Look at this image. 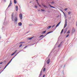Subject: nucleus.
<instances>
[{"instance_id": "obj_52", "label": "nucleus", "mask_w": 77, "mask_h": 77, "mask_svg": "<svg viewBox=\"0 0 77 77\" xmlns=\"http://www.w3.org/2000/svg\"><path fill=\"white\" fill-rule=\"evenodd\" d=\"M0 68H1V67H0Z\"/></svg>"}, {"instance_id": "obj_48", "label": "nucleus", "mask_w": 77, "mask_h": 77, "mask_svg": "<svg viewBox=\"0 0 77 77\" xmlns=\"http://www.w3.org/2000/svg\"><path fill=\"white\" fill-rule=\"evenodd\" d=\"M36 2H38V0H36Z\"/></svg>"}, {"instance_id": "obj_14", "label": "nucleus", "mask_w": 77, "mask_h": 77, "mask_svg": "<svg viewBox=\"0 0 77 77\" xmlns=\"http://www.w3.org/2000/svg\"><path fill=\"white\" fill-rule=\"evenodd\" d=\"M17 50H16L14 52V53H13L12 54H11V56H13V55H14V54L16 53V52H17Z\"/></svg>"}, {"instance_id": "obj_23", "label": "nucleus", "mask_w": 77, "mask_h": 77, "mask_svg": "<svg viewBox=\"0 0 77 77\" xmlns=\"http://www.w3.org/2000/svg\"><path fill=\"white\" fill-rule=\"evenodd\" d=\"M70 33V31H69H69H68V32H67V34H68V33L69 34V33Z\"/></svg>"}, {"instance_id": "obj_22", "label": "nucleus", "mask_w": 77, "mask_h": 77, "mask_svg": "<svg viewBox=\"0 0 77 77\" xmlns=\"http://www.w3.org/2000/svg\"><path fill=\"white\" fill-rule=\"evenodd\" d=\"M45 32H46V30L43 32H42V33H43V34L45 33Z\"/></svg>"}, {"instance_id": "obj_1", "label": "nucleus", "mask_w": 77, "mask_h": 77, "mask_svg": "<svg viewBox=\"0 0 77 77\" xmlns=\"http://www.w3.org/2000/svg\"><path fill=\"white\" fill-rule=\"evenodd\" d=\"M14 13H12V14H11V20H12V21H14V22H16L18 21V18H17V16H14Z\"/></svg>"}, {"instance_id": "obj_41", "label": "nucleus", "mask_w": 77, "mask_h": 77, "mask_svg": "<svg viewBox=\"0 0 77 77\" xmlns=\"http://www.w3.org/2000/svg\"><path fill=\"white\" fill-rule=\"evenodd\" d=\"M40 73L42 74V70L41 71Z\"/></svg>"}, {"instance_id": "obj_8", "label": "nucleus", "mask_w": 77, "mask_h": 77, "mask_svg": "<svg viewBox=\"0 0 77 77\" xmlns=\"http://www.w3.org/2000/svg\"><path fill=\"white\" fill-rule=\"evenodd\" d=\"M60 22L59 23H58L56 26V28L57 27H58V26H59V25H60Z\"/></svg>"}, {"instance_id": "obj_32", "label": "nucleus", "mask_w": 77, "mask_h": 77, "mask_svg": "<svg viewBox=\"0 0 77 77\" xmlns=\"http://www.w3.org/2000/svg\"><path fill=\"white\" fill-rule=\"evenodd\" d=\"M65 11H66V10H68V8H66L65 9H64Z\"/></svg>"}, {"instance_id": "obj_6", "label": "nucleus", "mask_w": 77, "mask_h": 77, "mask_svg": "<svg viewBox=\"0 0 77 77\" xmlns=\"http://www.w3.org/2000/svg\"><path fill=\"white\" fill-rule=\"evenodd\" d=\"M18 24L19 26H21L22 25V23H21V22H20L18 23Z\"/></svg>"}, {"instance_id": "obj_15", "label": "nucleus", "mask_w": 77, "mask_h": 77, "mask_svg": "<svg viewBox=\"0 0 77 77\" xmlns=\"http://www.w3.org/2000/svg\"><path fill=\"white\" fill-rule=\"evenodd\" d=\"M18 10V6H17L16 7V11H17Z\"/></svg>"}, {"instance_id": "obj_12", "label": "nucleus", "mask_w": 77, "mask_h": 77, "mask_svg": "<svg viewBox=\"0 0 77 77\" xmlns=\"http://www.w3.org/2000/svg\"><path fill=\"white\" fill-rule=\"evenodd\" d=\"M37 4L38 5V6H40V7H41V5H39V3H38V1H37Z\"/></svg>"}, {"instance_id": "obj_18", "label": "nucleus", "mask_w": 77, "mask_h": 77, "mask_svg": "<svg viewBox=\"0 0 77 77\" xmlns=\"http://www.w3.org/2000/svg\"><path fill=\"white\" fill-rule=\"evenodd\" d=\"M51 27V26H49L48 27V29H49Z\"/></svg>"}, {"instance_id": "obj_49", "label": "nucleus", "mask_w": 77, "mask_h": 77, "mask_svg": "<svg viewBox=\"0 0 77 77\" xmlns=\"http://www.w3.org/2000/svg\"><path fill=\"white\" fill-rule=\"evenodd\" d=\"M59 47H60V45H59Z\"/></svg>"}, {"instance_id": "obj_37", "label": "nucleus", "mask_w": 77, "mask_h": 77, "mask_svg": "<svg viewBox=\"0 0 77 77\" xmlns=\"http://www.w3.org/2000/svg\"><path fill=\"white\" fill-rule=\"evenodd\" d=\"M64 14V16H66V15H65V14L64 13V14Z\"/></svg>"}, {"instance_id": "obj_13", "label": "nucleus", "mask_w": 77, "mask_h": 77, "mask_svg": "<svg viewBox=\"0 0 77 77\" xmlns=\"http://www.w3.org/2000/svg\"><path fill=\"white\" fill-rule=\"evenodd\" d=\"M37 4L38 5V6H40V7H41V5H39V3H38V1H37Z\"/></svg>"}, {"instance_id": "obj_19", "label": "nucleus", "mask_w": 77, "mask_h": 77, "mask_svg": "<svg viewBox=\"0 0 77 77\" xmlns=\"http://www.w3.org/2000/svg\"><path fill=\"white\" fill-rule=\"evenodd\" d=\"M53 32V31H51L50 32H48L47 34L46 35H48V34H49V33H52Z\"/></svg>"}, {"instance_id": "obj_40", "label": "nucleus", "mask_w": 77, "mask_h": 77, "mask_svg": "<svg viewBox=\"0 0 77 77\" xmlns=\"http://www.w3.org/2000/svg\"><path fill=\"white\" fill-rule=\"evenodd\" d=\"M43 6H44V7H45V8L46 7V6H45V5H44Z\"/></svg>"}, {"instance_id": "obj_42", "label": "nucleus", "mask_w": 77, "mask_h": 77, "mask_svg": "<svg viewBox=\"0 0 77 77\" xmlns=\"http://www.w3.org/2000/svg\"><path fill=\"white\" fill-rule=\"evenodd\" d=\"M43 77H45V75H44Z\"/></svg>"}, {"instance_id": "obj_16", "label": "nucleus", "mask_w": 77, "mask_h": 77, "mask_svg": "<svg viewBox=\"0 0 77 77\" xmlns=\"http://www.w3.org/2000/svg\"><path fill=\"white\" fill-rule=\"evenodd\" d=\"M49 5L50 6V7H51V8H55V7H54L53 6H51V5H50V4H49Z\"/></svg>"}, {"instance_id": "obj_33", "label": "nucleus", "mask_w": 77, "mask_h": 77, "mask_svg": "<svg viewBox=\"0 0 77 77\" xmlns=\"http://www.w3.org/2000/svg\"><path fill=\"white\" fill-rule=\"evenodd\" d=\"M36 6V5H35V8H38V6Z\"/></svg>"}, {"instance_id": "obj_17", "label": "nucleus", "mask_w": 77, "mask_h": 77, "mask_svg": "<svg viewBox=\"0 0 77 77\" xmlns=\"http://www.w3.org/2000/svg\"><path fill=\"white\" fill-rule=\"evenodd\" d=\"M17 0H14V3L15 4H16V3H17Z\"/></svg>"}, {"instance_id": "obj_45", "label": "nucleus", "mask_w": 77, "mask_h": 77, "mask_svg": "<svg viewBox=\"0 0 77 77\" xmlns=\"http://www.w3.org/2000/svg\"><path fill=\"white\" fill-rule=\"evenodd\" d=\"M62 12L63 13V14H64L65 13H64V12H63V11H62Z\"/></svg>"}, {"instance_id": "obj_50", "label": "nucleus", "mask_w": 77, "mask_h": 77, "mask_svg": "<svg viewBox=\"0 0 77 77\" xmlns=\"http://www.w3.org/2000/svg\"><path fill=\"white\" fill-rule=\"evenodd\" d=\"M62 42L61 43V44H62Z\"/></svg>"}, {"instance_id": "obj_10", "label": "nucleus", "mask_w": 77, "mask_h": 77, "mask_svg": "<svg viewBox=\"0 0 77 77\" xmlns=\"http://www.w3.org/2000/svg\"><path fill=\"white\" fill-rule=\"evenodd\" d=\"M37 4L38 5V6H40V7H41V5H39V3H38V1H37Z\"/></svg>"}, {"instance_id": "obj_3", "label": "nucleus", "mask_w": 77, "mask_h": 77, "mask_svg": "<svg viewBox=\"0 0 77 77\" xmlns=\"http://www.w3.org/2000/svg\"><path fill=\"white\" fill-rule=\"evenodd\" d=\"M67 26V20L66 19L65 20V24L64 25V28H65Z\"/></svg>"}, {"instance_id": "obj_39", "label": "nucleus", "mask_w": 77, "mask_h": 77, "mask_svg": "<svg viewBox=\"0 0 77 77\" xmlns=\"http://www.w3.org/2000/svg\"><path fill=\"white\" fill-rule=\"evenodd\" d=\"M10 3H12V1H10Z\"/></svg>"}, {"instance_id": "obj_26", "label": "nucleus", "mask_w": 77, "mask_h": 77, "mask_svg": "<svg viewBox=\"0 0 77 77\" xmlns=\"http://www.w3.org/2000/svg\"><path fill=\"white\" fill-rule=\"evenodd\" d=\"M24 43V42H20V44H21H21H23Z\"/></svg>"}, {"instance_id": "obj_35", "label": "nucleus", "mask_w": 77, "mask_h": 77, "mask_svg": "<svg viewBox=\"0 0 77 77\" xmlns=\"http://www.w3.org/2000/svg\"><path fill=\"white\" fill-rule=\"evenodd\" d=\"M71 12H68V14H71Z\"/></svg>"}, {"instance_id": "obj_46", "label": "nucleus", "mask_w": 77, "mask_h": 77, "mask_svg": "<svg viewBox=\"0 0 77 77\" xmlns=\"http://www.w3.org/2000/svg\"><path fill=\"white\" fill-rule=\"evenodd\" d=\"M32 2H29L30 3H32Z\"/></svg>"}, {"instance_id": "obj_38", "label": "nucleus", "mask_w": 77, "mask_h": 77, "mask_svg": "<svg viewBox=\"0 0 77 77\" xmlns=\"http://www.w3.org/2000/svg\"><path fill=\"white\" fill-rule=\"evenodd\" d=\"M55 26V25H54L52 26V27H54Z\"/></svg>"}, {"instance_id": "obj_31", "label": "nucleus", "mask_w": 77, "mask_h": 77, "mask_svg": "<svg viewBox=\"0 0 77 77\" xmlns=\"http://www.w3.org/2000/svg\"><path fill=\"white\" fill-rule=\"evenodd\" d=\"M41 10L42 11V12H44L45 11V10H44L41 9Z\"/></svg>"}, {"instance_id": "obj_43", "label": "nucleus", "mask_w": 77, "mask_h": 77, "mask_svg": "<svg viewBox=\"0 0 77 77\" xmlns=\"http://www.w3.org/2000/svg\"><path fill=\"white\" fill-rule=\"evenodd\" d=\"M37 11H40V10H38Z\"/></svg>"}, {"instance_id": "obj_44", "label": "nucleus", "mask_w": 77, "mask_h": 77, "mask_svg": "<svg viewBox=\"0 0 77 77\" xmlns=\"http://www.w3.org/2000/svg\"><path fill=\"white\" fill-rule=\"evenodd\" d=\"M27 46H26L24 47V48H26V47H27Z\"/></svg>"}, {"instance_id": "obj_24", "label": "nucleus", "mask_w": 77, "mask_h": 77, "mask_svg": "<svg viewBox=\"0 0 77 77\" xmlns=\"http://www.w3.org/2000/svg\"><path fill=\"white\" fill-rule=\"evenodd\" d=\"M54 2H51L52 5H54Z\"/></svg>"}, {"instance_id": "obj_25", "label": "nucleus", "mask_w": 77, "mask_h": 77, "mask_svg": "<svg viewBox=\"0 0 77 77\" xmlns=\"http://www.w3.org/2000/svg\"><path fill=\"white\" fill-rule=\"evenodd\" d=\"M44 71H45V68H44L43 69V72H44Z\"/></svg>"}, {"instance_id": "obj_34", "label": "nucleus", "mask_w": 77, "mask_h": 77, "mask_svg": "<svg viewBox=\"0 0 77 77\" xmlns=\"http://www.w3.org/2000/svg\"><path fill=\"white\" fill-rule=\"evenodd\" d=\"M2 63H3V62H0V65H2Z\"/></svg>"}, {"instance_id": "obj_2", "label": "nucleus", "mask_w": 77, "mask_h": 77, "mask_svg": "<svg viewBox=\"0 0 77 77\" xmlns=\"http://www.w3.org/2000/svg\"><path fill=\"white\" fill-rule=\"evenodd\" d=\"M17 56V55L14 56L13 58L9 62V63L6 65V66H5V67L4 68V69H5L6 68V67L7 66H8V65H9V63H10L11 62V61H12V59H14V57H15V56Z\"/></svg>"}, {"instance_id": "obj_29", "label": "nucleus", "mask_w": 77, "mask_h": 77, "mask_svg": "<svg viewBox=\"0 0 77 77\" xmlns=\"http://www.w3.org/2000/svg\"><path fill=\"white\" fill-rule=\"evenodd\" d=\"M63 29H62L61 33H63Z\"/></svg>"}, {"instance_id": "obj_28", "label": "nucleus", "mask_w": 77, "mask_h": 77, "mask_svg": "<svg viewBox=\"0 0 77 77\" xmlns=\"http://www.w3.org/2000/svg\"><path fill=\"white\" fill-rule=\"evenodd\" d=\"M69 36V35L68 34V35H67V36H66V37L67 38H68V36Z\"/></svg>"}, {"instance_id": "obj_21", "label": "nucleus", "mask_w": 77, "mask_h": 77, "mask_svg": "<svg viewBox=\"0 0 77 77\" xmlns=\"http://www.w3.org/2000/svg\"><path fill=\"white\" fill-rule=\"evenodd\" d=\"M33 37H31V38H28L29 40H31V39H33Z\"/></svg>"}, {"instance_id": "obj_51", "label": "nucleus", "mask_w": 77, "mask_h": 77, "mask_svg": "<svg viewBox=\"0 0 77 77\" xmlns=\"http://www.w3.org/2000/svg\"><path fill=\"white\" fill-rule=\"evenodd\" d=\"M70 18H71V17H70Z\"/></svg>"}, {"instance_id": "obj_5", "label": "nucleus", "mask_w": 77, "mask_h": 77, "mask_svg": "<svg viewBox=\"0 0 77 77\" xmlns=\"http://www.w3.org/2000/svg\"><path fill=\"white\" fill-rule=\"evenodd\" d=\"M50 62V59H48V60L47 61V63L48 64H49Z\"/></svg>"}, {"instance_id": "obj_36", "label": "nucleus", "mask_w": 77, "mask_h": 77, "mask_svg": "<svg viewBox=\"0 0 77 77\" xmlns=\"http://www.w3.org/2000/svg\"><path fill=\"white\" fill-rule=\"evenodd\" d=\"M22 45H20L19 46L20 47H21V46H22Z\"/></svg>"}, {"instance_id": "obj_11", "label": "nucleus", "mask_w": 77, "mask_h": 77, "mask_svg": "<svg viewBox=\"0 0 77 77\" xmlns=\"http://www.w3.org/2000/svg\"><path fill=\"white\" fill-rule=\"evenodd\" d=\"M37 4L38 5V6H40V7H41V5H39V3H38V1H37Z\"/></svg>"}, {"instance_id": "obj_20", "label": "nucleus", "mask_w": 77, "mask_h": 77, "mask_svg": "<svg viewBox=\"0 0 77 77\" xmlns=\"http://www.w3.org/2000/svg\"><path fill=\"white\" fill-rule=\"evenodd\" d=\"M74 32H75V29H73L72 30V33H74Z\"/></svg>"}, {"instance_id": "obj_30", "label": "nucleus", "mask_w": 77, "mask_h": 77, "mask_svg": "<svg viewBox=\"0 0 77 77\" xmlns=\"http://www.w3.org/2000/svg\"><path fill=\"white\" fill-rule=\"evenodd\" d=\"M42 36H44V35H40V38H41V37H42Z\"/></svg>"}, {"instance_id": "obj_9", "label": "nucleus", "mask_w": 77, "mask_h": 77, "mask_svg": "<svg viewBox=\"0 0 77 77\" xmlns=\"http://www.w3.org/2000/svg\"><path fill=\"white\" fill-rule=\"evenodd\" d=\"M37 4L38 5V6H40V7H41V5H39V3H38V1H37Z\"/></svg>"}, {"instance_id": "obj_27", "label": "nucleus", "mask_w": 77, "mask_h": 77, "mask_svg": "<svg viewBox=\"0 0 77 77\" xmlns=\"http://www.w3.org/2000/svg\"><path fill=\"white\" fill-rule=\"evenodd\" d=\"M41 75H42V73H40L39 75V77H41Z\"/></svg>"}, {"instance_id": "obj_47", "label": "nucleus", "mask_w": 77, "mask_h": 77, "mask_svg": "<svg viewBox=\"0 0 77 77\" xmlns=\"http://www.w3.org/2000/svg\"><path fill=\"white\" fill-rule=\"evenodd\" d=\"M65 66H66V65L65 64V65H64V67H65Z\"/></svg>"}, {"instance_id": "obj_7", "label": "nucleus", "mask_w": 77, "mask_h": 77, "mask_svg": "<svg viewBox=\"0 0 77 77\" xmlns=\"http://www.w3.org/2000/svg\"><path fill=\"white\" fill-rule=\"evenodd\" d=\"M12 3H10L9 5L8 6V8H9V7H10V6H11V5H12Z\"/></svg>"}, {"instance_id": "obj_4", "label": "nucleus", "mask_w": 77, "mask_h": 77, "mask_svg": "<svg viewBox=\"0 0 77 77\" xmlns=\"http://www.w3.org/2000/svg\"><path fill=\"white\" fill-rule=\"evenodd\" d=\"M19 17L21 20H22V18H23V15H22V14H20L19 15Z\"/></svg>"}]
</instances>
